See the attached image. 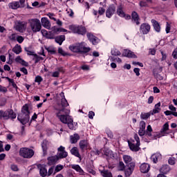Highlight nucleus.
I'll return each mask as SVG.
<instances>
[{"instance_id":"44","label":"nucleus","mask_w":177,"mask_h":177,"mask_svg":"<svg viewBox=\"0 0 177 177\" xmlns=\"http://www.w3.org/2000/svg\"><path fill=\"white\" fill-rule=\"evenodd\" d=\"M63 168H64V166L63 165H57L55 168V173L56 174L57 172H60V171H62Z\"/></svg>"},{"instance_id":"46","label":"nucleus","mask_w":177,"mask_h":177,"mask_svg":"<svg viewBox=\"0 0 177 177\" xmlns=\"http://www.w3.org/2000/svg\"><path fill=\"white\" fill-rule=\"evenodd\" d=\"M46 49L50 55H55L56 53V50H55L53 47H46Z\"/></svg>"},{"instance_id":"18","label":"nucleus","mask_w":177,"mask_h":177,"mask_svg":"<svg viewBox=\"0 0 177 177\" xmlns=\"http://www.w3.org/2000/svg\"><path fill=\"white\" fill-rule=\"evenodd\" d=\"M41 26L46 28L47 30H50V21L48 20L46 17H42L41 19Z\"/></svg>"},{"instance_id":"52","label":"nucleus","mask_w":177,"mask_h":177,"mask_svg":"<svg viewBox=\"0 0 177 177\" xmlns=\"http://www.w3.org/2000/svg\"><path fill=\"white\" fill-rule=\"evenodd\" d=\"M138 135L140 136H145V135H146V130L140 129L138 131Z\"/></svg>"},{"instance_id":"30","label":"nucleus","mask_w":177,"mask_h":177,"mask_svg":"<svg viewBox=\"0 0 177 177\" xmlns=\"http://www.w3.org/2000/svg\"><path fill=\"white\" fill-rule=\"evenodd\" d=\"M170 171L171 167H169L168 165H164L160 169V172H161V174H168V172H169Z\"/></svg>"},{"instance_id":"21","label":"nucleus","mask_w":177,"mask_h":177,"mask_svg":"<svg viewBox=\"0 0 177 177\" xmlns=\"http://www.w3.org/2000/svg\"><path fill=\"white\" fill-rule=\"evenodd\" d=\"M59 160V156H50L48 158V165H55Z\"/></svg>"},{"instance_id":"7","label":"nucleus","mask_w":177,"mask_h":177,"mask_svg":"<svg viewBox=\"0 0 177 177\" xmlns=\"http://www.w3.org/2000/svg\"><path fill=\"white\" fill-rule=\"evenodd\" d=\"M34 154V150L28 148H21L19 150V156L23 158H32Z\"/></svg>"},{"instance_id":"4","label":"nucleus","mask_w":177,"mask_h":177,"mask_svg":"<svg viewBox=\"0 0 177 177\" xmlns=\"http://www.w3.org/2000/svg\"><path fill=\"white\" fill-rule=\"evenodd\" d=\"M28 23L32 32H39V31H41L42 25L41 24V21H39V19H31L28 21Z\"/></svg>"},{"instance_id":"6","label":"nucleus","mask_w":177,"mask_h":177,"mask_svg":"<svg viewBox=\"0 0 177 177\" xmlns=\"http://www.w3.org/2000/svg\"><path fill=\"white\" fill-rule=\"evenodd\" d=\"M69 30L73 34H79L80 35H84L86 33V29L82 26L71 25L68 26Z\"/></svg>"},{"instance_id":"23","label":"nucleus","mask_w":177,"mask_h":177,"mask_svg":"<svg viewBox=\"0 0 177 177\" xmlns=\"http://www.w3.org/2000/svg\"><path fill=\"white\" fill-rule=\"evenodd\" d=\"M122 158L127 166L130 165L131 164H135V162H132V158L129 155H123Z\"/></svg>"},{"instance_id":"13","label":"nucleus","mask_w":177,"mask_h":177,"mask_svg":"<svg viewBox=\"0 0 177 177\" xmlns=\"http://www.w3.org/2000/svg\"><path fill=\"white\" fill-rule=\"evenodd\" d=\"M150 28H151L150 25L145 23L141 24L140 28V31L142 34H149V32H150Z\"/></svg>"},{"instance_id":"9","label":"nucleus","mask_w":177,"mask_h":177,"mask_svg":"<svg viewBox=\"0 0 177 177\" xmlns=\"http://www.w3.org/2000/svg\"><path fill=\"white\" fill-rule=\"evenodd\" d=\"M15 30L19 32H24L27 30V22L17 21L15 22Z\"/></svg>"},{"instance_id":"11","label":"nucleus","mask_w":177,"mask_h":177,"mask_svg":"<svg viewBox=\"0 0 177 177\" xmlns=\"http://www.w3.org/2000/svg\"><path fill=\"white\" fill-rule=\"evenodd\" d=\"M58 153H57V157L58 158H66L67 157L68 153L67 151H64L66 150V148L63 146H60L58 149Z\"/></svg>"},{"instance_id":"33","label":"nucleus","mask_w":177,"mask_h":177,"mask_svg":"<svg viewBox=\"0 0 177 177\" xmlns=\"http://www.w3.org/2000/svg\"><path fill=\"white\" fill-rule=\"evenodd\" d=\"M132 20L136 23V24L138 26V24H140V22H139V15H138V12H133L131 14Z\"/></svg>"},{"instance_id":"60","label":"nucleus","mask_w":177,"mask_h":177,"mask_svg":"<svg viewBox=\"0 0 177 177\" xmlns=\"http://www.w3.org/2000/svg\"><path fill=\"white\" fill-rule=\"evenodd\" d=\"M169 110H171V113H176V108L174 106V105L171 104L169 106Z\"/></svg>"},{"instance_id":"49","label":"nucleus","mask_w":177,"mask_h":177,"mask_svg":"<svg viewBox=\"0 0 177 177\" xmlns=\"http://www.w3.org/2000/svg\"><path fill=\"white\" fill-rule=\"evenodd\" d=\"M46 143H48V142L46 140H44L43 142V143L41 144V147H42V149H43L44 154L46 153Z\"/></svg>"},{"instance_id":"58","label":"nucleus","mask_w":177,"mask_h":177,"mask_svg":"<svg viewBox=\"0 0 177 177\" xmlns=\"http://www.w3.org/2000/svg\"><path fill=\"white\" fill-rule=\"evenodd\" d=\"M47 16H48V17L51 19V20H54V21H56V18H55V15L53 13L48 12L47 14Z\"/></svg>"},{"instance_id":"27","label":"nucleus","mask_w":177,"mask_h":177,"mask_svg":"<svg viewBox=\"0 0 177 177\" xmlns=\"http://www.w3.org/2000/svg\"><path fill=\"white\" fill-rule=\"evenodd\" d=\"M71 167L73 169H75V171H76L77 172H79L80 175H84V170L82 169V168H81V167L79 165H71Z\"/></svg>"},{"instance_id":"14","label":"nucleus","mask_w":177,"mask_h":177,"mask_svg":"<svg viewBox=\"0 0 177 177\" xmlns=\"http://www.w3.org/2000/svg\"><path fill=\"white\" fill-rule=\"evenodd\" d=\"M115 12V6H114V5H111L109 7V8L106 10V17H109V19H110V17H111V16H113V15H114Z\"/></svg>"},{"instance_id":"41","label":"nucleus","mask_w":177,"mask_h":177,"mask_svg":"<svg viewBox=\"0 0 177 177\" xmlns=\"http://www.w3.org/2000/svg\"><path fill=\"white\" fill-rule=\"evenodd\" d=\"M51 32H53V34H59V32H60V28L53 26L51 28Z\"/></svg>"},{"instance_id":"12","label":"nucleus","mask_w":177,"mask_h":177,"mask_svg":"<svg viewBox=\"0 0 177 177\" xmlns=\"http://www.w3.org/2000/svg\"><path fill=\"white\" fill-rule=\"evenodd\" d=\"M133 169H135V163H130V165H128L127 169L124 171L125 176L127 177L131 176L132 172H133Z\"/></svg>"},{"instance_id":"47","label":"nucleus","mask_w":177,"mask_h":177,"mask_svg":"<svg viewBox=\"0 0 177 177\" xmlns=\"http://www.w3.org/2000/svg\"><path fill=\"white\" fill-rule=\"evenodd\" d=\"M165 115H174V117H177V112H172L171 111H165Z\"/></svg>"},{"instance_id":"50","label":"nucleus","mask_w":177,"mask_h":177,"mask_svg":"<svg viewBox=\"0 0 177 177\" xmlns=\"http://www.w3.org/2000/svg\"><path fill=\"white\" fill-rule=\"evenodd\" d=\"M140 129H144L146 130V122L145 121H141L140 122Z\"/></svg>"},{"instance_id":"51","label":"nucleus","mask_w":177,"mask_h":177,"mask_svg":"<svg viewBox=\"0 0 177 177\" xmlns=\"http://www.w3.org/2000/svg\"><path fill=\"white\" fill-rule=\"evenodd\" d=\"M43 80L44 79H42V77L37 75V76H36L35 81L36 82H37L38 84H41V82H42Z\"/></svg>"},{"instance_id":"1","label":"nucleus","mask_w":177,"mask_h":177,"mask_svg":"<svg viewBox=\"0 0 177 177\" xmlns=\"http://www.w3.org/2000/svg\"><path fill=\"white\" fill-rule=\"evenodd\" d=\"M61 104L62 108H56V116L61 122L67 124L69 129H74L73 118L70 116V109H66L64 108L68 106V102L64 97L61 100Z\"/></svg>"},{"instance_id":"53","label":"nucleus","mask_w":177,"mask_h":177,"mask_svg":"<svg viewBox=\"0 0 177 177\" xmlns=\"http://www.w3.org/2000/svg\"><path fill=\"white\" fill-rule=\"evenodd\" d=\"M16 40L19 44H22L23 41H24V37H23V36H17Z\"/></svg>"},{"instance_id":"22","label":"nucleus","mask_w":177,"mask_h":177,"mask_svg":"<svg viewBox=\"0 0 177 177\" xmlns=\"http://www.w3.org/2000/svg\"><path fill=\"white\" fill-rule=\"evenodd\" d=\"M122 56H124V57H133V59H136V55H135V53L129 50H124Z\"/></svg>"},{"instance_id":"42","label":"nucleus","mask_w":177,"mask_h":177,"mask_svg":"<svg viewBox=\"0 0 177 177\" xmlns=\"http://www.w3.org/2000/svg\"><path fill=\"white\" fill-rule=\"evenodd\" d=\"M118 171H124L125 169V164L124 162H120L118 166Z\"/></svg>"},{"instance_id":"54","label":"nucleus","mask_w":177,"mask_h":177,"mask_svg":"<svg viewBox=\"0 0 177 177\" xmlns=\"http://www.w3.org/2000/svg\"><path fill=\"white\" fill-rule=\"evenodd\" d=\"M165 31L167 34H169V31H171V24L167 22Z\"/></svg>"},{"instance_id":"28","label":"nucleus","mask_w":177,"mask_h":177,"mask_svg":"<svg viewBox=\"0 0 177 177\" xmlns=\"http://www.w3.org/2000/svg\"><path fill=\"white\" fill-rule=\"evenodd\" d=\"M151 23L153 26L155 31H156V32H160V31H161V26H160V24H158V22H157V21L155 19H152Z\"/></svg>"},{"instance_id":"10","label":"nucleus","mask_w":177,"mask_h":177,"mask_svg":"<svg viewBox=\"0 0 177 177\" xmlns=\"http://www.w3.org/2000/svg\"><path fill=\"white\" fill-rule=\"evenodd\" d=\"M116 13L118 16H120V17H122L125 19V20H131V15L125 14V12H124V10L122 9V6H119L118 7Z\"/></svg>"},{"instance_id":"55","label":"nucleus","mask_w":177,"mask_h":177,"mask_svg":"<svg viewBox=\"0 0 177 177\" xmlns=\"http://www.w3.org/2000/svg\"><path fill=\"white\" fill-rule=\"evenodd\" d=\"M175 158H169L168 162L170 165H175Z\"/></svg>"},{"instance_id":"34","label":"nucleus","mask_w":177,"mask_h":177,"mask_svg":"<svg viewBox=\"0 0 177 177\" xmlns=\"http://www.w3.org/2000/svg\"><path fill=\"white\" fill-rule=\"evenodd\" d=\"M71 143L74 144L77 143L80 140V136L77 133H75L73 136H71Z\"/></svg>"},{"instance_id":"37","label":"nucleus","mask_w":177,"mask_h":177,"mask_svg":"<svg viewBox=\"0 0 177 177\" xmlns=\"http://www.w3.org/2000/svg\"><path fill=\"white\" fill-rule=\"evenodd\" d=\"M111 62H113L114 63H118L121 64L122 63V59L118 57H111L110 59Z\"/></svg>"},{"instance_id":"40","label":"nucleus","mask_w":177,"mask_h":177,"mask_svg":"<svg viewBox=\"0 0 177 177\" xmlns=\"http://www.w3.org/2000/svg\"><path fill=\"white\" fill-rule=\"evenodd\" d=\"M101 174L103 177H113L111 172H110L107 170H104V171H101Z\"/></svg>"},{"instance_id":"5","label":"nucleus","mask_w":177,"mask_h":177,"mask_svg":"<svg viewBox=\"0 0 177 177\" xmlns=\"http://www.w3.org/2000/svg\"><path fill=\"white\" fill-rule=\"evenodd\" d=\"M129 146L131 151H139L140 150V140L139 139V136L138 134L134 135V140L129 141Z\"/></svg>"},{"instance_id":"36","label":"nucleus","mask_w":177,"mask_h":177,"mask_svg":"<svg viewBox=\"0 0 177 177\" xmlns=\"http://www.w3.org/2000/svg\"><path fill=\"white\" fill-rule=\"evenodd\" d=\"M12 51L14 53H16V55H20V53H21V46L19 44H16L12 48Z\"/></svg>"},{"instance_id":"61","label":"nucleus","mask_w":177,"mask_h":177,"mask_svg":"<svg viewBox=\"0 0 177 177\" xmlns=\"http://www.w3.org/2000/svg\"><path fill=\"white\" fill-rule=\"evenodd\" d=\"M104 12H106V10H104V8L100 7L98 10V13L99 15L101 16L102 15H103L104 13Z\"/></svg>"},{"instance_id":"3","label":"nucleus","mask_w":177,"mask_h":177,"mask_svg":"<svg viewBox=\"0 0 177 177\" xmlns=\"http://www.w3.org/2000/svg\"><path fill=\"white\" fill-rule=\"evenodd\" d=\"M17 120H19L21 124L26 125L30 121V111L28 110V105L25 104L22 109L21 113L18 115Z\"/></svg>"},{"instance_id":"2","label":"nucleus","mask_w":177,"mask_h":177,"mask_svg":"<svg viewBox=\"0 0 177 177\" xmlns=\"http://www.w3.org/2000/svg\"><path fill=\"white\" fill-rule=\"evenodd\" d=\"M69 49L73 53H88L91 51V48L88 46L85 41L73 44L69 46Z\"/></svg>"},{"instance_id":"57","label":"nucleus","mask_w":177,"mask_h":177,"mask_svg":"<svg viewBox=\"0 0 177 177\" xmlns=\"http://www.w3.org/2000/svg\"><path fill=\"white\" fill-rule=\"evenodd\" d=\"M53 171H55V169L53 167H51L49 169L48 171H47V176H50L53 174Z\"/></svg>"},{"instance_id":"17","label":"nucleus","mask_w":177,"mask_h":177,"mask_svg":"<svg viewBox=\"0 0 177 177\" xmlns=\"http://www.w3.org/2000/svg\"><path fill=\"white\" fill-rule=\"evenodd\" d=\"M87 37L91 41V42L93 44V45H96L97 44H99V38L95 37V35H92V33H87Z\"/></svg>"},{"instance_id":"45","label":"nucleus","mask_w":177,"mask_h":177,"mask_svg":"<svg viewBox=\"0 0 177 177\" xmlns=\"http://www.w3.org/2000/svg\"><path fill=\"white\" fill-rule=\"evenodd\" d=\"M111 53L113 56H120L121 55V53L120 52V50L115 48L113 49Z\"/></svg>"},{"instance_id":"31","label":"nucleus","mask_w":177,"mask_h":177,"mask_svg":"<svg viewBox=\"0 0 177 177\" xmlns=\"http://www.w3.org/2000/svg\"><path fill=\"white\" fill-rule=\"evenodd\" d=\"M8 6L10 9H19L20 8V3L19 1H12L8 4Z\"/></svg>"},{"instance_id":"63","label":"nucleus","mask_w":177,"mask_h":177,"mask_svg":"<svg viewBox=\"0 0 177 177\" xmlns=\"http://www.w3.org/2000/svg\"><path fill=\"white\" fill-rule=\"evenodd\" d=\"M93 117H95V112L93 111L88 112V118H90L91 120H93Z\"/></svg>"},{"instance_id":"15","label":"nucleus","mask_w":177,"mask_h":177,"mask_svg":"<svg viewBox=\"0 0 177 177\" xmlns=\"http://www.w3.org/2000/svg\"><path fill=\"white\" fill-rule=\"evenodd\" d=\"M37 167L39 169V174L41 176H48V170L46 169V167H45V166H44L43 165H38Z\"/></svg>"},{"instance_id":"56","label":"nucleus","mask_w":177,"mask_h":177,"mask_svg":"<svg viewBox=\"0 0 177 177\" xmlns=\"http://www.w3.org/2000/svg\"><path fill=\"white\" fill-rule=\"evenodd\" d=\"M17 38V36L16 35V34H12L9 36V39L10 41H16Z\"/></svg>"},{"instance_id":"8","label":"nucleus","mask_w":177,"mask_h":177,"mask_svg":"<svg viewBox=\"0 0 177 177\" xmlns=\"http://www.w3.org/2000/svg\"><path fill=\"white\" fill-rule=\"evenodd\" d=\"M16 117V113L12 109H8L6 111H0V118H3V120H9V118L15 120Z\"/></svg>"},{"instance_id":"26","label":"nucleus","mask_w":177,"mask_h":177,"mask_svg":"<svg viewBox=\"0 0 177 177\" xmlns=\"http://www.w3.org/2000/svg\"><path fill=\"white\" fill-rule=\"evenodd\" d=\"M151 160L152 161L155 163V164H157V162H158L159 160H161V153H153L152 156H151Z\"/></svg>"},{"instance_id":"32","label":"nucleus","mask_w":177,"mask_h":177,"mask_svg":"<svg viewBox=\"0 0 177 177\" xmlns=\"http://www.w3.org/2000/svg\"><path fill=\"white\" fill-rule=\"evenodd\" d=\"M64 41H66V36L64 35H59L55 37V42L59 45H62Z\"/></svg>"},{"instance_id":"20","label":"nucleus","mask_w":177,"mask_h":177,"mask_svg":"<svg viewBox=\"0 0 177 177\" xmlns=\"http://www.w3.org/2000/svg\"><path fill=\"white\" fill-rule=\"evenodd\" d=\"M41 32L44 37H46V38H48V39H53V38H55V34H53V32L41 30Z\"/></svg>"},{"instance_id":"25","label":"nucleus","mask_w":177,"mask_h":177,"mask_svg":"<svg viewBox=\"0 0 177 177\" xmlns=\"http://www.w3.org/2000/svg\"><path fill=\"white\" fill-rule=\"evenodd\" d=\"M161 102H158L154 106L153 111H151V115H154V114H157L161 111Z\"/></svg>"},{"instance_id":"38","label":"nucleus","mask_w":177,"mask_h":177,"mask_svg":"<svg viewBox=\"0 0 177 177\" xmlns=\"http://www.w3.org/2000/svg\"><path fill=\"white\" fill-rule=\"evenodd\" d=\"M150 115H151V113H142L140 115V119L141 120H147L150 118Z\"/></svg>"},{"instance_id":"62","label":"nucleus","mask_w":177,"mask_h":177,"mask_svg":"<svg viewBox=\"0 0 177 177\" xmlns=\"http://www.w3.org/2000/svg\"><path fill=\"white\" fill-rule=\"evenodd\" d=\"M11 169H12V171H19V167H17V165H12Z\"/></svg>"},{"instance_id":"64","label":"nucleus","mask_w":177,"mask_h":177,"mask_svg":"<svg viewBox=\"0 0 177 177\" xmlns=\"http://www.w3.org/2000/svg\"><path fill=\"white\" fill-rule=\"evenodd\" d=\"M172 56L174 59H177V48L174 49V50L173 51Z\"/></svg>"},{"instance_id":"39","label":"nucleus","mask_w":177,"mask_h":177,"mask_svg":"<svg viewBox=\"0 0 177 177\" xmlns=\"http://www.w3.org/2000/svg\"><path fill=\"white\" fill-rule=\"evenodd\" d=\"M168 129H169V124H168V122H166L163 125L162 129H161L160 132H161V133H167V131H168Z\"/></svg>"},{"instance_id":"19","label":"nucleus","mask_w":177,"mask_h":177,"mask_svg":"<svg viewBox=\"0 0 177 177\" xmlns=\"http://www.w3.org/2000/svg\"><path fill=\"white\" fill-rule=\"evenodd\" d=\"M79 145L81 150H88L90 147L89 142L86 140H81Z\"/></svg>"},{"instance_id":"48","label":"nucleus","mask_w":177,"mask_h":177,"mask_svg":"<svg viewBox=\"0 0 177 177\" xmlns=\"http://www.w3.org/2000/svg\"><path fill=\"white\" fill-rule=\"evenodd\" d=\"M58 53H59V54L62 55V56H67V55H68V54H67V53H66V52L64 51V50L63 48H62V47H59V48H58Z\"/></svg>"},{"instance_id":"29","label":"nucleus","mask_w":177,"mask_h":177,"mask_svg":"<svg viewBox=\"0 0 177 177\" xmlns=\"http://www.w3.org/2000/svg\"><path fill=\"white\" fill-rule=\"evenodd\" d=\"M71 153L73 156L77 157V158L81 159V154H80V151H78V148L74 147L71 149Z\"/></svg>"},{"instance_id":"35","label":"nucleus","mask_w":177,"mask_h":177,"mask_svg":"<svg viewBox=\"0 0 177 177\" xmlns=\"http://www.w3.org/2000/svg\"><path fill=\"white\" fill-rule=\"evenodd\" d=\"M15 62H17V63L22 64V66H25L26 67L28 66V63L24 61V59H21L20 56H18L15 58Z\"/></svg>"},{"instance_id":"43","label":"nucleus","mask_w":177,"mask_h":177,"mask_svg":"<svg viewBox=\"0 0 177 177\" xmlns=\"http://www.w3.org/2000/svg\"><path fill=\"white\" fill-rule=\"evenodd\" d=\"M151 132H153V129L151 125H148L147 127L146 135H147V136H151Z\"/></svg>"},{"instance_id":"16","label":"nucleus","mask_w":177,"mask_h":177,"mask_svg":"<svg viewBox=\"0 0 177 177\" xmlns=\"http://www.w3.org/2000/svg\"><path fill=\"white\" fill-rule=\"evenodd\" d=\"M87 37L91 41V42L93 44V45H96L97 44H99V38L95 37V35H92V33H87Z\"/></svg>"},{"instance_id":"24","label":"nucleus","mask_w":177,"mask_h":177,"mask_svg":"<svg viewBox=\"0 0 177 177\" xmlns=\"http://www.w3.org/2000/svg\"><path fill=\"white\" fill-rule=\"evenodd\" d=\"M140 171L142 174H147L150 171V165L147 163H143L140 166Z\"/></svg>"},{"instance_id":"59","label":"nucleus","mask_w":177,"mask_h":177,"mask_svg":"<svg viewBox=\"0 0 177 177\" xmlns=\"http://www.w3.org/2000/svg\"><path fill=\"white\" fill-rule=\"evenodd\" d=\"M133 71L135 74L137 75V77H139L140 75V69H139V68H135L133 69Z\"/></svg>"}]
</instances>
